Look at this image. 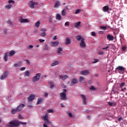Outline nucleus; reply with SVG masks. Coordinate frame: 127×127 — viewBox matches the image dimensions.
Returning a JSON list of instances; mask_svg holds the SVG:
<instances>
[{
  "label": "nucleus",
  "instance_id": "10",
  "mask_svg": "<svg viewBox=\"0 0 127 127\" xmlns=\"http://www.w3.org/2000/svg\"><path fill=\"white\" fill-rule=\"evenodd\" d=\"M89 73H90V72L88 70H85L81 71L80 72V75H84V76H87V75H88Z\"/></svg>",
  "mask_w": 127,
  "mask_h": 127
},
{
  "label": "nucleus",
  "instance_id": "4",
  "mask_svg": "<svg viewBox=\"0 0 127 127\" xmlns=\"http://www.w3.org/2000/svg\"><path fill=\"white\" fill-rule=\"evenodd\" d=\"M38 4V2H34L33 0H31L29 2V7L31 8H34V5H37Z\"/></svg>",
  "mask_w": 127,
  "mask_h": 127
},
{
  "label": "nucleus",
  "instance_id": "46",
  "mask_svg": "<svg viewBox=\"0 0 127 127\" xmlns=\"http://www.w3.org/2000/svg\"><path fill=\"white\" fill-rule=\"evenodd\" d=\"M126 90H127V88L125 87L124 88H121V90H120V89H119V91H121V92H125V91H126Z\"/></svg>",
  "mask_w": 127,
  "mask_h": 127
},
{
  "label": "nucleus",
  "instance_id": "2",
  "mask_svg": "<svg viewBox=\"0 0 127 127\" xmlns=\"http://www.w3.org/2000/svg\"><path fill=\"white\" fill-rule=\"evenodd\" d=\"M40 76H41V73H37L36 75L32 78V81L33 83H35L36 81H39L40 79Z\"/></svg>",
  "mask_w": 127,
  "mask_h": 127
},
{
  "label": "nucleus",
  "instance_id": "41",
  "mask_svg": "<svg viewBox=\"0 0 127 127\" xmlns=\"http://www.w3.org/2000/svg\"><path fill=\"white\" fill-rule=\"evenodd\" d=\"M8 2V3H12V4H14L15 3V1L13 0H9Z\"/></svg>",
  "mask_w": 127,
  "mask_h": 127
},
{
  "label": "nucleus",
  "instance_id": "42",
  "mask_svg": "<svg viewBox=\"0 0 127 127\" xmlns=\"http://www.w3.org/2000/svg\"><path fill=\"white\" fill-rule=\"evenodd\" d=\"M89 90H90V91H95V90H96V88H95V87H94V86H91V87H90Z\"/></svg>",
  "mask_w": 127,
  "mask_h": 127
},
{
  "label": "nucleus",
  "instance_id": "19",
  "mask_svg": "<svg viewBox=\"0 0 127 127\" xmlns=\"http://www.w3.org/2000/svg\"><path fill=\"white\" fill-rule=\"evenodd\" d=\"M78 80L80 83H85V78L83 76H79Z\"/></svg>",
  "mask_w": 127,
  "mask_h": 127
},
{
  "label": "nucleus",
  "instance_id": "57",
  "mask_svg": "<svg viewBox=\"0 0 127 127\" xmlns=\"http://www.w3.org/2000/svg\"><path fill=\"white\" fill-rule=\"evenodd\" d=\"M20 71H24L25 70V67H22L20 69Z\"/></svg>",
  "mask_w": 127,
  "mask_h": 127
},
{
  "label": "nucleus",
  "instance_id": "27",
  "mask_svg": "<svg viewBox=\"0 0 127 127\" xmlns=\"http://www.w3.org/2000/svg\"><path fill=\"white\" fill-rule=\"evenodd\" d=\"M59 62L57 61H55L54 63L51 64V65L53 67L54 66H56V65H59Z\"/></svg>",
  "mask_w": 127,
  "mask_h": 127
},
{
  "label": "nucleus",
  "instance_id": "33",
  "mask_svg": "<svg viewBox=\"0 0 127 127\" xmlns=\"http://www.w3.org/2000/svg\"><path fill=\"white\" fill-rule=\"evenodd\" d=\"M30 73H29V71H26L24 72V76H26L27 77H29V75H30Z\"/></svg>",
  "mask_w": 127,
  "mask_h": 127
},
{
  "label": "nucleus",
  "instance_id": "55",
  "mask_svg": "<svg viewBox=\"0 0 127 127\" xmlns=\"http://www.w3.org/2000/svg\"><path fill=\"white\" fill-rule=\"evenodd\" d=\"M104 52H100L98 53L99 55H104Z\"/></svg>",
  "mask_w": 127,
  "mask_h": 127
},
{
  "label": "nucleus",
  "instance_id": "26",
  "mask_svg": "<svg viewBox=\"0 0 127 127\" xmlns=\"http://www.w3.org/2000/svg\"><path fill=\"white\" fill-rule=\"evenodd\" d=\"M56 19H57V20H61L62 19L61 15H60V14H57L56 16Z\"/></svg>",
  "mask_w": 127,
  "mask_h": 127
},
{
  "label": "nucleus",
  "instance_id": "5",
  "mask_svg": "<svg viewBox=\"0 0 127 127\" xmlns=\"http://www.w3.org/2000/svg\"><path fill=\"white\" fill-rule=\"evenodd\" d=\"M9 125L12 126V127H19L20 123L18 122H10L9 123Z\"/></svg>",
  "mask_w": 127,
  "mask_h": 127
},
{
  "label": "nucleus",
  "instance_id": "1",
  "mask_svg": "<svg viewBox=\"0 0 127 127\" xmlns=\"http://www.w3.org/2000/svg\"><path fill=\"white\" fill-rule=\"evenodd\" d=\"M116 70L118 71L120 74H124L125 73V71H126V68L124 66H119L116 68Z\"/></svg>",
  "mask_w": 127,
  "mask_h": 127
},
{
  "label": "nucleus",
  "instance_id": "31",
  "mask_svg": "<svg viewBox=\"0 0 127 127\" xmlns=\"http://www.w3.org/2000/svg\"><path fill=\"white\" fill-rule=\"evenodd\" d=\"M29 21L27 19H23L22 18H21L20 22H29Z\"/></svg>",
  "mask_w": 127,
  "mask_h": 127
},
{
  "label": "nucleus",
  "instance_id": "9",
  "mask_svg": "<svg viewBox=\"0 0 127 127\" xmlns=\"http://www.w3.org/2000/svg\"><path fill=\"white\" fill-rule=\"evenodd\" d=\"M35 99V95L33 94H30L27 100L29 101V102H32V101H33V100H34Z\"/></svg>",
  "mask_w": 127,
  "mask_h": 127
},
{
  "label": "nucleus",
  "instance_id": "29",
  "mask_svg": "<svg viewBox=\"0 0 127 127\" xmlns=\"http://www.w3.org/2000/svg\"><path fill=\"white\" fill-rule=\"evenodd\" d=\"M125 86H126V83L125 82H122L120 84L119 88V89H122L124 88V87H125Z\"/></svg>",
  "mask_w": 127,
  "mask_h": 127
},
{
  "label": "nucleus",
  "instance_id": "21",
  "mask_svg": "<svg viewBox=\"0 0 127 127\" xmlns=\"http://www.w3.org/2000/svg\"><path fill=\"white\" fill-rule=\"evenodd\" d=\"M52 46L54 47H56V46H58L59 45V42L56 41V42H52Z\"/></svg>",
  "mask_w": 127,
  "mask_h": 127
},
{
  "label": "nucleus",
  "instance_id": "8",
  "mask_svg": "<svg viewBox=\"0 0 127 127\" xmlns=\"http://www.w3.org/2000/svg\"><path fill=\"white\" fill-rule=\"evenodd\" d=\"M81 48L86 47V43H85V39L82 38L81 40V43L79 44Z\"/></svg>",
  "mask_w": 127,
  "mask_h": 127
},
{
  "label": "nucleus",
  "instance_id": "61",
  "mask_svg": "<svg viewBox=\"0 0 127 127\" xmlns=\"http://www.w3.org/2000/svg\"><path fill=\"white\" fill-rule=\"evenodd\" d=\"M41 31H43L44 32H45V31H46V29L43 28L41 29Z\"/></svg>",
  "mask_w": 127,
  "mask_h": 127
},
{
  "label": "nucleus",
  "instance_id": "48",
  "mask_svg": "<svg viewBox=\"0 0 127 127\" xmlns=\"http://www.w3.org/2000/svg\"><path fill=\"white\" fill-rule=\"evenodd\" d=\"M25 62H26V63L28 65H30V62H29V60H25Z\"/></svg>",
  "mask_w": 127,
  "mask_h": 127
},
{
  "label": "nucleus",
  "instance_id": "28",
  "mask_svg": "<svg viewBox=\"0 0 127 127\" xmlns=\"http://www.w3.org/2000/svg\"><path fill=\"white\" fill-rule=\"evenodd\" d=\"M82 38H82V36H81L80 35H77L75 36V39H76L77 41H80V40H82Z\"/></svg>",
  "mask_w": 127,
  "mask_h": 127
},
{
  "label": "nucleus",
  "instance_id": "24",
  "mask_svg": "<svg viewBox=\"0 0 127 127\" xmlns=\"http://www.w3.org/2000/svg\"><path fill=\"white\" fill-rule=\"evenodd\" d=\"M18 112H19V111L17 108L11 111L12 115H14L15 114H16V113H18Z\"/></svg>",
  "mask_w": 127,
  "mask_h": 127
},
{
  "label": "nucleus",
  "instance_id": "22",
  "mask_svg": "<svg viewBox=\"0 0 127 127\" xmlns=\"http://www.w3.org/2000/svg\"><path fill=\"white\" fill-rule=\"evenodd\" d=\"M108 104L110 107H115V106H117V103L116 102H108Z\"/></svg>",
  "mask_w": 127,
  "mask_h": 127
},
{
  "label": "nucleus",
  "instance_id": "6",
  "mask_svg": "<svg viewBox=\"0 0 127 127\" xmlns=\"http://www.w3.org/2000/svg\"><path fill=\"white\" fill-rule=\"evenodd\" d=\"M43 120L46 124H49V119H48V114L47 113L43 116Z\"/></svg>",
  "mask_w": 127,
  "mask_h": 127
},
{
  "label": "nucleus",
  "instance_id": "13",
  "mask_svg": "<svg viewBox=\"0 0 127 127\" xmlns=\"http://www.w3.org/2000/svg\"><path fill=\"white\" fill-rule=\"evenodd\" d=\"M61 4V3L60 2V1H57L55 3L54 8H58V7L60 6Z\"/></svg>",
  "mask_w": 127,
  "mask_h": 127
},
{
  "label": "nucleus",
  "instance_id": "60",
  "mask_svg": "<svg viewBox=\"0 0 127 127\" xmlns=\"http://www.w3.org/2000/svg\"><path fill=\"white\" fill-rule=\"evenodd\" d=\"M126 49H127V47H122V50L123 51H126Z\"/></svg>",
  "mask_w": 127,
  "mask_h": 127
},
{
  "label": "nucleus",
  "instance_id": "63",
  "mask_svg": "<svg viewBox=\"0 0 127 127\" xmlns=\"http://www.w3.org/2000/svg\"><path fill=\"white\" fill-rule=\"evenodd\" d=\"M28 108H29L30 109L32 108V105H28Z\"/></svg>",
  "mask_w": 127,
  "mask_h": 127
},
{
  "label": "nucleus",
  "instance_id": "50",
  "mask_svg": "<svg viewBox=\"0 0 127 127\" xmlns=\"http://www.w3.org/2000/svg\"><path fill=\"white\" fill-rule=\"evenodd\" d=\"M70 24V23H69V22H66L64 23V26H69V25Z\"/></svg>",
  "mask_w": 127,
  "mask_h": 127
},
{
  "label": "nucleus",
  "instance_id": "23",
  "mask_svg": "<svg viewBox=\"0 0 127 127\" xmlns=\"http://www.w3.org/2000/svg\"><path fill=\"white\" fill-rule=\"evenodd\" d=\"M65 44H66V45L71 44V40L70 39V38L67 37L66 38V42L65 43Z\"/></svg>",
  "mask_w": 127,
  "mask_h": 127
},
{
  "label": "nucleus",
  "instance_id": "52",
  "mask_svg": "<svg viewBox=\"0 0 127 127\" xmlns=\"http://www.w3.org/2000/svg\"><path fill=\"white\" fill-rule=\"evenodd\" d=\"M97 62H99V60H97L96 59H94V62H93V63H97Z\"/></svg>",
  "mask_w": 127,
  "mask_h": 127
},
{
  "label": "nucleus",
  "instance_id": "3",
  "mask_svg": "<svg viewBox=\"0 0 127 127\" xmlns=\"http://www.w3.org/2000/svg\"><path fill=\"white\" fill-rule=\"evenodd\" d=\"M60 100L61 101H66L67 97H66V93H60Z\"/></svg>",
  "mask_w": 127,
  "mask_h": 127
},
{
  "label": "nucleus",
  "instance_id": "32",
  "mask_svg": "<svg viewBox=\"0 0 127 127\" xmlns=\"http://www.w3.org/2000/svg\"><path fill=\"white\" fill-rule=\"evenodd\" d=\"M39 25H40V21L38 20L37 22L35 23V26H36V27H38Z\"/></svg>",
  "mask_w": 127,
  "mask_h": 127
},
{
  "label": "nucleus",
  "instance_id": "38",
  "mask_svg": "<svg viewBox=\"0 0 127 127\" xmlns=\"http://www.w3.org/2000/svg\"><path fill=\"white\" fill-rule=\"evenodd\" d=\"M4 79H6V77H5L4 75H2L0 76V80H4Z\"/></svg>",
  "mask_w": 127,
  "mask_h": 127
},
{
  "label": "nucleus",
  "instance_id": "11",
  "mask_svg": "<svg viewBox=\"0 0 127 127\" xmlns=\"http://www.w3.org/2000/svg\"><path fill=\"white\" fill-rule=\"evenodd\" d=\"M106 38L109 41H113V40H114V36L109 34L107 36Z\"/></svg>",
  "mask_w": 127,
  "mask_h": 127
},
{
  "label": "nucleus",
  "instance_id": "64",
  "mask_svg": "<svg viewBox=\"0 0 127 127\" xmlns=\"http://www.w3.org/2000/svg\"><path fill=\"white\" fill-rule=\"evenodd\" d=\"M43 127H48L46 125V124H43Z\"/></svg>",
  "mask_w": 127,
  "mask_h": 127
},
{
  "label": "nucleus",
  "instance_id": "43",
  "mask_svg": "<svg viewBox=\"0 0 127 127\" xmlns=\"http://www.w3.org/2000/svg\"><path fill=\"white\" fill-rule=\"evenodd\" d=\"M80 11H81V9H76L75 10V14H78V13H79Z\"/></svg>",
  "mask_w": 127,
  "mask_h": 127
},
{
  "label": "nucleus",
  "instance_id": "34",
  "mask_svg": "<svg viewBox=\"0 0 127 127\" xmlns=\"http://www.w3.org/2000/svg\"><path fill=\"white\" fill-rule=\"evenodd\" d=\"M12 6V5H6L5 6V8H6L7 9H10V8H11V7Z\"/></svg>",
  "mask_w": 127,
  "mask_h": 127
},
{
  "label": "nucleus",
  "instance_id": "30",
  "mask_svg": "<svg viewBox=\"0 0 127 127\" xmlns=\"http://www.w3.org/2000/svg\"><path fill=\"white\" fill-rule=\"evenodd\" d=\"M80 24H81V22L78 21L77 22H76L74 23V27H75V28H77L78 26H80Z\"/></svg>",
  "mask_w": 127,
  "mask_h": 127
},
{
  "label": "nucleus",
  "instance_id": "40",
  "mask_svg": "<svg viewBox=\"0 0 127 127\" xmlns=\"http://www.w3.org/2000/svg\"><path fill=\"white\" fill-rule=\"evenodd\" d=\"M20 65V64L19 63H16L14 64V67H15L16 68H18L19 66Z\"/></svg>",
  "mask_w": 127,
  "mask_h": 127
},
{
  "label": "nucleus",
  "instance_id": "53",
  "mask_svg": "<svg viewBox=\"0 0 127 127\" xmlns=\"http://www.w3.org/2000/svg\"><path fill=\"white\" fill-rule=\"evenodd\" d=\"M124 118L123 117H121L118 119V122H121V121H123Z\"/></svg>",
  "mask_w": 127,
  "mask_h": 127
},
{
  "label": "nucleus",
  "instance_id": "56",
  "mask_svg": "<svg viewBox=\"0 0 127 127\" xmlns=\"http://www.w3.org/2000/svg\"><path fill=\"white\" fill-rule=\"evenodd\" d=\"M19 120H23V117L21 116V115H19Z\"/></svg>",
  "mask_w": 127,
  "mask_h": 127
},
{
  "label": "nucleus",
  "instance_id": "44",
  "mask_svg": "<svg viewBox=\"0 0 127 127\" xmlns=\"http://www.w3.org/2000/svg\"><path fill=\"white\" fill-rule=\"evenodd\" d=\"M6 78V77H7V76L8 75V71H5V72L4 73V74H3Z\"/></svg>",
  "mask_w": 127,
  "mask_h": 127
},
{
  "label": "nucleus",
  "instance_id": "7",
  "mask_svg": "<svg viewBox=\"0 0 127 127\" xmlns=\"http://www.w3.org/2000/svg\"><path fill=\"white\" fill-rule=\"evenodd\" d=\"M78 83V79L73 78L70 80V86H74L75 84H77Z\"/></svg>",
  "mask_w": 127,
  "mask_h": 127
},
{
  "label": "nucleus",
  "instance_id": "36",
  "mask_svg": "<svg viewBox=\"0 0 127 127\" xmlns=\"http://www.w3.org/2000/svg\"><path fill=\"white\" fill-rule=\"evenodd\" d=\"M40 36H41L42 37H44L45 36H46V33L45 32H44L43 33H41L40 34Z\"/></svg>",
  "mask_w": 127,
  "mask_h": 127
},
{
  "label": "nucleus",
  "instance_id": "37",
  "mask_svg": "<svg viewBox=\"0 0 127 127\" xmlns=\"http://www.w3.org/2000/svg\"><path fill=\"white\" fill-rule=\"evenodd\" d=\"M50 88L53 89V88L54 87V83L52 82H50Z\"/></svg>",
  "mask_w": 127,
  "mask_h": 127
},
{
  "label": "nucleus",
  "instance_id": "58",
  "mask_svg": "<svg viewBox=\"0 0 127 127\" xmlns=\"http://www.w3.org/2000/svg\"><path fill=\"white\" fill-rule=\"evenodd\" d=\"M19 124H20V125L21 124V125H27V123H23V122H19Z\"/></svg>",
  "mask_w": 127,
  "mask_h": 127
},
{
  "label": "nucleus",
  "instance_id": "25",
  "mask_svg": "<svg viewBox=\"0 0 127 127\" xmlns=\"http://www.w3.org/2000/svg\"><path fill=\"white\" fill-rule=\"evenodd\" d=\"M14 54H15V51L12 50L10 52V53H9L8 56L9 57H12V56L14 55Z\"/></svg>",
  "mask_w": 127,
  "mask_h": 127
},
{
  "label": "nucleus",
  "instance_id": "18",
  "mask_svg": "<svg viewBox=\"0 0 127 127\" xmlns=\"http://www.w3.org/2000/svg\"><path fill=\"white\" fill-rule=\"evenodd\" d=\"M63 51V49L61 47H59L57 50V53L58 55H61V52Z\"/></svg>",
  "mask_w": 127,
  "mask_h": 127
},
{
  "label": "nucleus",
  "instance_id": "16",
  "mask_svg": "<svg viewBox=\"0 0 127 127\" xmlns=\"http://www.w3.org/2000/svg\"><path fill=\"white\" fill-rule=\"evenodd\" d=\"M109 9H110V8H109L108 5L104 6L102 8L103 11L104 12H107V11H109Z\"/></svg>",
  "mask_w": 127,
  "mask_h": 127
},
{
  "label": "nucleus",
  "instance_id": "59",
  "mask_svg": "<svg viewBox=\"0 0 127 127\" xmlns=\"http://www.w3.org/2000/svg\"><path fill=\"white\" fill-rule=\"evenodd\" d=\"M44 97H48V93L47 92L44 93Z\"/></svg>",
  "mask_w": 127,
  "mask_h": 127
},
{
  "label": "nucleus",
  "instance_id": "47",
  "mask_svg": "<svg viewBox=\"0 0 127 127\" xmlns=\"http://www.w3.org/2000/svg\"><path fill=\"white\" fill-rule=\"evenodd\" d=\"M39 41L40 43H43V42L45 41V40H42L41 39H39Z\"/></svg>",
  "mask_w": 127,
  "mask_h": 127
},
{
  "label": "nucleus",
  "instance_id": "39",
  "mask_svg": "<svg viewBox=\"0 0 127 127\" xmlns=\"http://www.w3.org/2000/svg\"><path fill=\"white\" fill-rule=\"evenodd\" d=\"M62 15H66V10L64 9L62 11Z\"/></svg>",
  "mask_w": 127,
  "mask_h": 127
},
{
  "label": "nucleus",
  "instance_id": "20",
  "mask_svg": "<svg viewBox=\"0 0 127 127\" xmlns=\"http://www.w3.org/2000/svg\"><path fill=\"white\" fill-rule=\"evenodd\" d=\"M59 77L60 79H62V80H63V81L66 80V79L68 78V76L66 75H60Z\"/></svg>",
  "mask_w": 127,
  "mask_h": 127
},
{
  "label": "nucleus",
  "instance_id": "54",
  "mask_svg": "<svg viewBox=\"0 0 127 127\" xmlns=\"http://www.w3.org/2000/svg\"><path fill=\"white\" fill-rule=\"evenodd\" d=\"M68 116L70 117V118H73V115H72V113H71L70 112L68 113Z\"/></svg>",
  "mask_w": 127,
  "mask_h": 127
},
{
  "label": "nucleus",
  "instance_id": "14",
  "mask_svg": "<svg viewBox=\"0 0 127 127\" xmlns=\"http://www.w3.org/2000/svg\"><path fill=\"white\" fill-rule=\"evenodd\" d=\"M25 106L24 104H21L18 106H17V109H18V110H19V112H21V111L22 110V108H24Z\"/></svg>",
  "mask_w": 127,
  "mask_h": 127
},
{
  "label": "nucleus",
  "instance_id": "51",
  "mask_svg": "<svg viewBox=\"0 0 127 127\" xmlns=\"http://www.w3.org/2000/svg\"><path fill=\"white\" fill-rule=\"evenodd\" d=\"M100 28H101L102 29H103V30H106V29H107L106 27L102 26H100Z\"/></svg>",
  "mask_w": 127,
  "mask_h": 127
},
{
  "label": "nucleus",
  "instance_id": "12",
  "mask_svg": "<svg viewBox=\"0 0 127 127\" xmlns=\"http://www.w3.org/2000/svg\"><path fill=\"white\" fill-rule=\"evenodd\" d=\"M8 55V53L7 52L4 53L3 55V60L5 62H7L8 57L7 55Z\"/></svg>",
  "mask_w": 127,
  "mask_h": 127
},
{
  "label": "nucleus",
  "instance_id": "49",
  "mask_svg": "<svg viewBox=\"0 0 127 127\" xmlns=\"http://www.w3.org/2000/svg\"><path fill=\"white\" fill-rule=\"evenodd\" d=\"M91 35L92 36H96V33L95 32H91Z\"/></svg>",
  "mask_w": 127,
  "mask_h": 127
},
{
  "label": "nucleus",
  "instance_id": "35",
  "mask_svg": "<svg viewBox=\"0 0 127 127\" xmlns=\"http://www.w3.org/2000/svg\"><path fill=\"white\" fill-rule=\"evenodd\" d=\"M64 9L69 10V9H71V7L69 5L65 6Z\"/></svg>",
  "mask_w": 127,
  "mask_h": 127
},
{
  "label": "nucleus",
  "instance_id": "15",
  "mask_svg": "<svg viewBox=\"0 0 127 127\" xmlns=\"http://www.w3.org/2000/svg\"><path fill=\"white\" fill-rule=\"evenodd\" d=\"M44 100L43 98H40L37 99V102L36 103V105H40V104H42Z\"/></svg>",
  "mask_w": 127,
  "mask_h": 127
},
{
  "label": "nucleus",
  "instance_id": "17",
  "mask_svg": "<svg viewBox=\"0 0 127 127\" xmlns=\"http://www.w3.org/2000/svg\"><path fill=\"white\" fill-rule=\"evenodd\" d=\"M80 97H81L82 99V102L84 105H86V97L83 94H81Z\"/></svg>",
  "mask_w": 127,
  "mask_h": 127
},
{
  "label": "nucleus",
  "instance_id": "62",
  "mask_svg": "<svg viewBox=\"0 0 127 127\" xmlns=\"http://www.w3.org/2000/svg\"><path fill=\"white\" fill-rule=\"evenodd\" d=\"M63 92H62V93H66V92H67V90L65 89H64L63 90Z\"/></svg>",
  "mask_w": 127,
  "mask_h": 127
},
{
  "label": "nucleus",
  "instance_id": "45",
  "mask_svg": "<svg viewBox=\"0 0 127 127\" xmlns=\"http://www.w3.org/2000/svg\"><path fill=\"white\" fill-rule=\"evenodd\" d=\"M47 113H54L53 110H52V109L48 110H47Z\"/></svg>",
  "mask_w": 127,
  "mask_h": 127
}]
</instances>
